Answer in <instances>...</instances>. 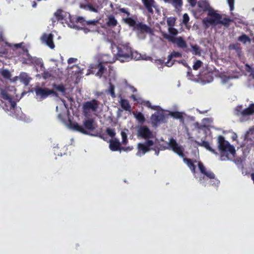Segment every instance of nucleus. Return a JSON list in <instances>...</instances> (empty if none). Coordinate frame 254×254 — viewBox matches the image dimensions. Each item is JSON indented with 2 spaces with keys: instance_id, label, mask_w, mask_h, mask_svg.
<instances>
[{
  "instance_id": "1",
  "label": "nucleus",
  "mask_w": 254,
  "mask_h": 254,
  "mask_svg": "<svg viewBox=\"0 0 254 254\" xmlns=\"http://www.w3.org/2000/svg\"><path fill=\"white\" fill-rule=\"evenodd\" d=\"M217 143L221 161L228 160L229 154L234 155L236 153L235 147L226 140L223 136L219 135L217 137Z\"/></svg>"
},
{
  "instance_id": "2",
  "label": "nucleus",
  "mask_w": 254,
  "mask_h": 254,
  "mask_svg": "<svg viewBox=\"0 0 254 254\" xmlns=\"http://www.w3.org/2000/svg\"><path fill=\"white\" fill-rule=\"evenodd\" d=\"M117 52L115 55V59H113L112 61H108V63H113L116 60L123 63L128 61L133 58V53L129 44H120L117 46Z\"/></svg>"
},
{
  "instance_id": "3",
  "label": "nucleus",
  "mask_w": 254,
  "mask_h": 254,
  "mask_svg": "<svg viewBox=\"0 0 254 254\" xmlns=\"http://www.w3.org/2000/svg\"><path fill=\"white\" fill-rule=\"evenodd\" d=\"M169 146L175 153L181 157L183 158V161L187 164L191 172L194 174L195 173L196 167L194 163H196V160H192L189 158H184L185 154L183 148L177 143L176 140L174 138H172L170 139Z\"/></svg>"
},
{
  "instance_id": "4",
  "label": "nucleus",
  "mask_w": 254,
  "mask_h": 254,
  "mask_svg": "<svg viewBox=\"0 0 254 254\" xmlns=\"http://www.w3.org/2000/svg\"><path fill=\"white\" fill-rule=\"evenodd\" d=\"M208 15L211 16V18H205L202 20L203 24L206 27L209 25H216L222 24L225 26H228L230 23L232 21L229 18H224L222 20V15L216 13L214 10H211L208 13Z\"/></svg>"
},
{
  "instance_id": "5",
  "label": "nucleus",
  "mask_w": 254,
  "mask_h": 254,
  "mask_svg": "<svg viewBox=\"0 0 254 254\" xmlns=\"http://www.w3.org/2000/svg\"><path fill=\"white\" fill-rule=\"evenodd\" d=\"M73 19H71L70 17V21L72 23L70 26L74 27L75 26V24L76 23H80L82 26H88V27H84L83 28L84 32L85 33H87L89 32H94L97 31L98 29L97 25L99 23L98 20H85L82 17L78 16L75 18V21L73 22Z\"/></svg>"
},
{
  "instance_id": "6",
  "label": "nucleus",
  "mask_w": 254,
  "mask_h": 254,
  "mask_svg": "<svg viewBox=\"0 0 254 254\" xmlns=\"http://www.w3.org/2000/svg\"><path fill=\"white\" fill-rule=\"evenodd\" d=\"M94 120L88 119L85 120L83 122L84 127L79 125L77 123L70 122L69 127L71 129L78 131L84 134H89L88 131H93L95 129L94 126Z\"/></svg>"
},
{
  "instance_id": "7",
  "label": "nucleus",
  "mask_w": 254,
  "mask_h": 254,
  "mask_svg": "<svg viewBox=\"0 0 254 254\" xmlns=\"http://www.w3.org/2000/svg\"><path fill=\"white\" fill-rule=\"evenodd\" d=\"M234 114L240 118L241 121H246L254 114V103L249 105L248 108H243L242 105H238L234 109Z\"/></svg>"
},
{
  "instance_id": "8",
  "label": "nucleus",
  "mask_w": 254,
  "mask_h": 254,
  "mask_svg": "<svg viewBox=\"0 0 254 254\" xmlns=\"http://www.w3.org/2000/svg\"><path fill=\"white\" fill-rule=\"evenodd\" d=\"M83 68H81L78 64H74L71 66L68 65L66 70L68 74L67 78L70 81H72L74 84H77L83 74Z\"/></svg>"
},
{
  "instance_id": "9",
  "label": "nucleus",
  "mask_w": 254,
  "mask_h": 254,
  "mask_svg": "<svg viewBox=\"0 0 254 254\" xmlns=\"http://www.w3.org/2000/svg\"><path fill=\"white\" fill-rule=\"evenodd\" d=\"M100 102L95 99L85 102L82 105L83 113L85 116L91 112H95L99 107Z\"/></svg>"
},
{
  "instance_id": "10",
  "label": "nucleus",
  "mask_w": 254,
  "mask_h": 254,
  "mask_svg": "<svg viewBox=\"0 0 254 254\" xmlns=\"http://www.w3.org/2000/svg\"><path fill=\"white\" fill-rule=\"evenodd\" d=\"M168 116L164 113H154L151 115V121L153 127H156L161 123H165L167 122L166 119Z\"/></svg>"
},
{
  "instance_id": "11",
  "label": "nucleus",
  "mask_w": 254,
  "mask_h": 254,
  "mask_svg": "<svg viewBox=\"0 0 254 254\" xmlns=\"http://www.w3.org/2000/svg\"><path fill=\"white\" fill-rule=\"evenodd\" d=\"M89 73L95 74L97 76L101 78L107 70V68L103 65L102 62L96 64H92L89 69Z\"/></svg>"
},
{
  "instance_id": "12",
  "label": "nucleus",
  "mask_w": 254,
  "mask_h": 254,
  "mask_svg": "<svg viewBox=\"0 0 254 254\" xmlns=\"http://www.w3.org/2000/svg\"><path fill=\"white\" fill-rule=\"evenodd\" d=\"M197 165L199 170L201 174H203L210 179L215 180V181H214L215 182L212 184V185H214L215 186H217L219 184V181L217 179H215V175L212 171H207L203 164L200 161L198 162Z\"/></svg>"
},
{
  "instance_id": "13",
  "label": "nucleus",
  "mask_w": 254,
  "mask_h": 254,
  "mask_svg": "<svg viewBox=\"0 0 254 254\" xmlns=\"http://www.w3.org/2000/svg\"><path fill=\"white\" fill-rule=\"evenodd\" d=\"M34 90L36 96H39L41 99H45L51 94L57 95L56 91L47 88L38 87L35 88Z\"/></svg>"
},
{
  "instance_id": "14",
  "label": "nucleus",
  "mask_w": 254,
  "mask_h": 254,
  "mask_svg": "<svg viewBox=\"0 0 254 254\" xmlns=\"http://www.w3.org/2000/svg\"><path fill=\"white\" fill-rule=\"evenodd\" d=\"M154 144V142L152 140H147L144 143H139L137 145L138 151L137 152V155L141 156V151H142V154H144L147 152L150 151L151 148L150 146H152Z\"/></svg>"
},
{
  "instance_id": "15",
  "label": "nucleus",
  "mask_w": 254,
  "mask_h": 254,
  "mask_svg": "<svg viewBox=\"0 0 254 254\" xmlns=\"http://www.w3.org/2000/svg\"><path fill=\"white\" fill-rule=\"evenodd\" d=\"M138 136L144 139L152 138L153 137L152 132L145 126H140L137 130Z\"/></svg>"
},
{
  "instance_id": "16",
  "label": "nucleus",
  "mask_w": 254,
  "mask_h": 254,
  "mask_svg": "<svg viewBox=\"0 0 254 254\" xmlns=\"http://www.w3.org/2000/svg\"><path fill=\"white\" fill-rule=\"evenodd\" d=\"M53 36L52 34L44 33L41 38V41L43 43L46 44L50 48L53 49L55 45L53 40Z\"/></svg>"
},
{
  "instance_id": "17",
  "label": "nucleus",
  "mask_w": 254,
  "mask_h": 254,
  "mask_svg": "<svg viewBox=\"0 0 254 254\" xmlns=\"http://www.w3.org/2000/svg\"><path fill=\"white\" fill-rule=\"evenodd\" d=\"M109 148L113 151H121L122 150V146L119 140L117 138L110 139Z\"/></svg>"
},
{
  "instance_id": "18",
  "label": "nucleus",
  "mask_w": 254,
  "mask_h": 254,
  "mask_svg": "<svg viewBox=\"0 0 254 254\" xmlns=\"http://www.w3.org/2000/svg\"><path fill=\"white\" fill-rule=\"evenodd\" d=\"M134 30L138 31L141 33H152L153 32L152 29L149 26L142 22H138Z\"/></svg>"
},
{
  "instance_id": "19",
  "label": "nucleus",
  "mask_w": 254,
  "mask_h": 254,
  "mask_svg": "<svg viewBox=\"0 0 254 254\" xmlns=\"http://www.w3.org/2000/svg\"><path fill=\"white\" fill-rule=\"evenodd\" d=\"M198 7L203 12L208 11V13L211 10H214L211 8L209 2L206 0H199L197 2Z\"/></svg>"
},
{
  "instance_id": "20",
  "label": "nucleus",
  "mask_w": 254,
  "mask_h": 254,
  "mask_svg": "<svg viewBox=\"0 0 254 254\" xmlns=\"http://www.w3.org/2000/svg\"><path fill=\"white\" fill-rule=\"evenodd\" d=\"M142 2L150 13H153V7H155V1L154 0H142Z\"/></svg>"
},
{
  "instance_id": "21",
  "label": "nucleus",
  "mask_w": 254,
  "mask_h": 254,
  "mask_svg": "<svg viewBox=\"0 0 254 254\" xmlns=\"http://www.w3.org/2000/svg\"><path fill=\"white\" fill-rule=\"evenodd\" d=\"M173 43H176L178 47L181 48H186L187 47L186 42L183 39L182 37H175L173 40Z\"/></svg>"
},
{
  "instance_id": "22",
  "label": "nucleus",
  "mask_w": 254,
  "mask_h": 254,
  "mask_svg": "<svg viewBox=\"0 0 254 254\" xmlns=\"http://www.w3.org/2000/svg\"><path fill=\"white\" fill-rule=\"evenodd\" d=\"M182 57V54L179 52L173 51L168 56V61L166 63V65L168 66H171L173 63L170 64V61L173 58H180Z\"/></svg>"
},
{
  "instance_id": "23",
  "label": "nucleus",
  "mask_w": 254,
  "mask_h": 254,
  "mask_svg": "<svg viewBox=\"0 0 254 254\" xmlns=\"http://www.w3.org/2000/svg\"><path fill=\"white\" fill-rule=\"evenodd\" d=\"M19 79L20 81L25 86H27L31 80V78L25 72H22L19 75Z\"/></svg>"
},
{
  "instance_id": "24",
  "label": "nucleus",
  "mask_w": 254,
  "mask_h": 254,
  "mask_svg": "<svg viewBox=\"0 0 254 254\" xmlns=\"http://www.w3.org/2000/svg\"><path fill=\"white\" fill-rule=\"evenodd\" d=\"M62 10L58 9L54 14V16L52 18V21L53 22H55L56 21H61V23H63L62 21L64 19V15L62 14Z\"/></svg>"
},
{
  "instance_id": "25",
  "label": "nucleus",
  "mask_w": 254,
  "mask_h": 254,
  "mask_svg": "<svg viewBox=\"0 0 254 254\" xmlns=\"http://www.w3.org/2000/svg\"><path fill=\"white\" fill-rule=\"evenodd\" d=\"M119 102L121 107L124 110L129 112L131 111V106L127 99L121 98Z\"/></svg>"
},
{
  "instance_id": "26",
  "label": "nucleus",
  "mask_w": 254,
  "mask_h": 254,
  "mask_svg": "<svg viewBox=\"0 0 254 254\" xmlns=\"http://www.w3.org/2000/svg\"><path fill=\"white\" fill-rule=\"evenodd\" d=\"M106 24L108 27H115L118 24V21L113 15H109Z\"/></svg>"
},
{
  "instance_id": "27",
  "label": "nucleus",
  "mask_w": 254,
  "mask_h": 254,
  "mask_svg": "<svg viewBox=\"0 0 254 254\" xmlns=\"http://www.w3.org/2000/svg\"><path fill=\"white\" fill-rule=\"evenodd\" d=\"M200 145L204 147L207 150H209L211 152H212L213 154L215 155H218L219 153H218L216 150L213 148H212L210 146L208 141H202L201 143L200 144Z\"/></svg>"
},
{
  "instance_id": "28",
  "label": "nucleus",
  "mask_w": 254,
  "mask_h": 254,
  "mask_svg": "<svg viewBox=\"0 0 254 254\" xmlns=\"http://www.w3.org/2000/svg\"><path fill=\"white\" fill-rule=\"evenodd\" d=\"M169 115L171 116L175 119H179L181 121L184 120L182 113L181 112L178 111L170 112L169 114L167 116H168Z\"/></svg>"
},
{
  "instance_id": "29",
  "label": "nucleus",
  "mask_w": 254,
  "mask_h": 254,
  "mask_svg": "<svg viewBox=\"0 0 254 254\" xmlns=\"http://www.w3.org/2000/svg\"><path fill=\"white\" fill-rule=\"evenodd\" d=\"M81 7L84 9H88L90 11L96 13L98 12V9L99 8L98 6H93V5L90 3L83 5Z\"/></svg>"
},
{
  "instance_id": "30",
  "label": "nucleus",
  "mask_w": 254,
  "mask_h": 254,
  "mask_svg": "<svg viewBox=\"0 0 254 254\" xmlns=\"http://www.w3.org/2000/svg\"><path fill=\"white\" fill-rule=\"evenodd\" d=\"M124 21L125 23L127 24L129 26L133 27L134 29L137 23L136 22L135 20L131 17H127L124 19Z\"/></svg>"
},
{
  "instance_id": "31",
  "label": "nucleus",
  "mask_w": 254,
  "mask_h": 254,
  "mask_svg": "<svg viewBox=\"0 0 254 254\" xmlns=\"http://www.w3.org/2000/svg\"><path fill=\"white\" fill-rule=\"evenodd\" d=\"M23 51L25 53V57L23 58L24 60L23 63L28 64L29 63H32L33 59L31 56L29 54L28 50L25 49L23 50Z\"/></svg>"
},
{
  "instance_id": "32",
  "label": "nucleus",
  "mask_w": 254,
  "mask_h": 254,
  "mask_svg": "<svg viewBox=\"0 0 254 254\" xmlns=\"http://www.w3.org/2000/svg\"><path fill=\"white\" fill-rule=\"evenodd\" d=\"M192 50L191 52H192L193 55L196 56H200L201 50L200 48L197 45H194L191 46Z\"/></svg>"
},
{
  "instance_id": "33",
  "label": "nucleus",
  "mask_w": 254,
  "mask_h": 254,
  "mask_svg": "<svg viewBox=\"0 0 254 254\" xmlns=\"http://www.w3.org/2000/svg\"><path fill=\"white\" fill-rule=\"evenodd\" d=\"M238 41L246 44L247 42H250L251 40L250 37L247 35L243 34L241 36H239L238 39Z\"/></svg>"
},
{
  "instance_id": "34",
  "label": "nucleus",
  "mask_w": 254,
  "mask_h": 254,
  "mask_svg": "<svg viewBox=\"0 0 254 254\" xmlns=\"http://www.w3.org/2000/svg\"><path fill=\"white\" fill-rule=\"evenodd\" d=\"M134 116H135L136 119L139 123L142 124L145 122V119L143 115L141 112H137L135 114H134Z\"/></svg>"
},
{
  "instance_id": "35",
  "label": "nucleus",
  "mask_w": 254,
  "mask_h": 254,
  "mask_svg": "<svg viewBox=\"0 0 254 254\" xmlns=\"http://www.w3.org/2000/svg\"><path fill=\"white\" fill-rule=\"evenodd\" d=\"M0 73L5 79H10L11 76V73L7 69H2L0 71Z\"/></svg>"
},
{
  "instance_id": "36",
  "label": "nucleus",
  "mask_w": 254,
  "mask_h": 254,
  "mask_svg": "<svg viewBox=\"0 0 254 254\" xmlns=\"http://www.w3.org/2000/svg\"><path fill=\"white\" fill-rule=\"evenodd\" d=\"M230 50H235L237 53H240L241 49L240 47V44L238 43L231 44L229 46Z\"/></svg>"
},
{
  "instance_id": "37",
  "label": "nucleus",
  "mask_w": 254,
  "mask_h": 254,
  "mask_svg": "<svg viewBox=\"0 0 254 254\" xmlns=\"http://www.w3.org/2000/svg\"><path fill=\"white\" fill-rule=\"evenodd\" d=\"M176 19L174 17H170L167 18V23L169 27H174L175 24Z\"/></svg>"
},
{
  "instance_id": "38",
  "label": "nucleus",
  "mask_w": 254,
  "mask_h": 254,
  "mask_svg": "<svg viewBox=\"0 0 254 254\" xmlns=\"http://www.w3.org/2000/svg\"><path fill=\"white\" fill-rule=\"evenodd\" d=\"M121 134L122 138V143L124 145H126L128 142L127 133L125 131H122Z\"/></svg>"
},
{
  "instance_id": "39",
  "label": "nucleus",
  "mask_w": 254,
  "mask_h": 254,
  "mask_svg": "<svg viewBox=\"0 0 254 254\" xmlns=\"http://www.w3.org/2000/svg\"><path fill=\"white\" fill-rule=\"evenodd\" d=\"M8 53L7 49L5 45H3L0 43V56H2L3 55L7 54Z\"/></svg>"
},
{
  "instance_id": "40",
  "label": "nucleus",
  "mask_w": 254,
  "mask_h": 254,
  "mask_svg": "<svg viewBox=\"0 0 254 254\" xmlns=\"http://www.w3.org/2000/svg\"><path fill=\"white\" fill-rule=\"evenodd\" d=\"M109 89V92L111 96V97L113 98L116 97L115 92V86L111 83H110Z\"/></svg>"
},
{
  "instance_id": "41",
  "label": "nucleus",
  "mask_w": 254,
  "mask_h": 254,
  "mask_svg": "<svg viewBox=\"0 0 254 254\" xmlns=\"http://www.w3.org/2000/svg\"><path fill=\"white\" fill-rule=\"evenodd\" d=\"M168 31L169 33L172 35V36H176L178 34V31L177 29L174 28L173 27H169Z\"/></svg>"
},
{
  "instance_id": "42",
  "label": "nucleus",
  "mask_w": 254,
  "mask_h": 254,
  "mask_svg": "<svg viewBox=\"0 0 254 254\" xmlns=\"http://www.w3.org/2000/svg\"><path fill=\"white\" fill-rule=\"evenodd\" d=\"M106 132L111 137H114L116 135V133L115 132L114 129H112V128L108 127L106 129Z\"/></svg>"
},
{
  "instance_id": "43",
  "label": "nucleus",
  "mask_w": 254,
  "mask_h": 254,
  "mask_svg": "<svg viewBox=\"0 0 254 254\" xmlns=\"http://www.w3.org/2000/svg\"><path fill=\"white\" fill-rule=\"evenodd\" d=\"M202 63L200 60H197L196 62L193 65V69L194 70H197L198 68H199L201 65H202Z\"/></svg>"
},
{
  "instance_id": "44",
  "label": "nucleus",
  "mask_w": 254,
  "mask_h": 254,
  "mask_svg": "<svg viewBox=\"0 0 254 254\" xmlns=\"http://www.w3.org/2000/svg\"><path fill=\"white\" fill-rule=\"evenodd\" d=\"M54 88L61 92H64V85L60 84V85H57L56 84H53Z\"/></svg>"
},
{
  "instance_id": "45",
  "label": "nucleus",
  "mask_w": 254,
  "mask_h": 254,
  "mask_svg": "<svg viewBox=\"0 0 254 254\" xmlns=\"http://www.w3.org/2000/svg\"><path fill=\"white\" fill-rule=\"evenodd\" d=\"M78 61L77 59L74 58H70L67 60L68 65L71 66L72 64H76Z\"/></svg>"
},
{
  "instance_id": "46",
  "label": "nucleus",
  "mask_w": 254,
  "mask_h": 254,
  "mask_svg": "<svg viewBox=\"0 0 254 254\" xmlns=\"http://www.w3.org/2000/svg\"><path fill=\"white\" fill-rule=\"evenodd\" d=\"M183 23L184 24H187L190 20V17H189L188 14L187 13L184 14V15L183 16Z\"/></svg>"
},
{
  "instance_id": "47",
  "label": "nucleus",
  "mask_w": 254,
  "mask_h": 254,
  "mask_svg": "<svg viewBox=\"0 0 254 254\" xmlns=\"http://www.w3.org/2000/svg\"><path fill=\"white\" fill-rule=\"evenodd\" d=\"M52 74L49 71H44L42 73V77L45 79L50 78Z\"/></svg>"
},
{
  "instance_id": "48",
  "label": "nucleus",
  "mask_w": 254,
  "mask_h": 254,
  "mask_svg": "<svg viewBox=\"0 0 254 254\" xmlns=\"http://www.w3.org/2000/svg\"><path fill=\"white\" fill-rule=\"evenodd\" d=\"M162 35L165 39L168 40L170 42H173L174 36H171L167 33H164Z\"/></svg>"
},
{
  "instance_id": "49",
  "label": "nucleus",
  "mask_w": 254,
  "mask_h": 254,
  "mask_svg": "<svg viewBox=\"0 0 254 254\" xmlns=\"http://www.w3.org/2000/svg\"><path fill=\"white\" fill-rule=\"evenodd\" d=\"M1 94L2 97L4 99L7 100V99H11L10 96H9V95H8V94L6 91H5L4 90H2L1 91Z\"/></svg>"
},
{
  "instance_id": "50",
  "label": "nucleus",
  "mask_w": 254,
  "mask_h": 254,
  "mask_svg": "<svg viewBox=\"0 0 254 254\" xmlns=\"http://www.w3.org/2000/svg\"><path fill=\"white\" fill-rule=\"evenodd\" d=\"M118 8H119V9L120 11V12H121L122 13H126L127 16H129L130 15V12L128 11L127 8H121L120 6H119V7Z\"/></svg>"
},
{
  "instance_id": "51",
  "label": "nucleus",
  "mask_w": 254,
  "mask_h": 254,
  "mask_svg": "<svg viewBox=\"0 0 254 254\" xmlns=\"http://www.w3.org/2000/svg\"><path fill=\"white\" fill-rule=\"evenodd\" d=\"M228 3L230 6V9L232 11L234 8V0H228Z\"/></svg>"
},
{
  "instance_id": "52",
  "label": "nucleus",
  "mask_w": 254,
  "mask_h": 254,
  "mask_svg": "<svg viewBox=\"0 0 254 254\" xmlns=\"http://www.w3.org/2000/svg\"><path fill=\"white\" fill-rule=\"evenodd\" d=\"M173 3L176 6L182 5V0H172Z\"/></svg>"
},
{
  "instance_id": "53",
  "label": "nucleus",
  "mask_w": 254,
  "mask_h": 254,
  "mask_svg": "<svg viewBox=\"0 0 254 254\" xmlns=\"http://www.w3.org/2000/svg\"><path fill=\"white\" fill-rule=\"evenodd\" d=\"M188 2L192 7H194L197 3V0H188Z\"/></svg>"
},
{
  "instance_id": "54",
  "label": "nucleus",
  "mask_w": 254,
  "mask_h": 254,
  "mask_svg": "<svg viewBox=\"0 0 254 254\" xmlns=\"http://www.w3.org/2000/svg\"><path fill=\"white\" fill-rule=\"evenodd\" d=\"M146 106L149 108H150L151 109H153L154 110H157V107L156 106H152L151 105V104L150 103V102H149V101H148L147 103H146Z\"/></svg>"
},
{
  "instance_id": "55",
  "label": "nucleus",
  "mask_w": 254,
  "mask_h": 254,
  "mask_svg": "<svg viewBox=\"0 0 254 254\" xmlns=\"http://www.w3.org/2000/svg\"><path fill=\"white\" fill-rule=\"evenodd\" d=\"M58 118L62 122H64V114L62 113H60L58 114Z\"/></svg>"
},
{
  "instance_id": "56",
  "label": "nucleus",
  "mask_w": 254,
  "mask_h": 254,
  "mask_svg": "<svg viewBox=\"0 0 254 254\" xmlns=\"http://www.w3.org/2000/svg\"><path fill=\"white\" fill-rule=\"evenodd\" d=\"M132 149V147H130L129 146H128V147H122V150H123L125 151H130Z\"/></svg>"
},
{
  "instance_id": "57",
  "label": "nucleus",
  "mask_w": 254,
  "mask_h": 254,
  "mask_svg": "<svg viewBox=\"0 0 254 254\" xmlns=\"http://www.w3.org/2000/svg\"><path fill=\"white\" fill-rule=\"evenodd\" d=\"M4 41V39L3 37V32H2V31H0V41L3 42Z\"/></svg>"
},
{
  "instance_id": "58",
  "label": "nucleus",
  "mask_w": 254,
  "mask_h": 254,
  "mask_svg": "<svg viewBox=\"0 0 254 254\" xmlns=\"http://www.w3.org/2000/svg\"><path fill=\"white\" fill-rule=\"evenodd\" d=\"M99 137L102 138V139H103L105 141H107V136H106L105 134H100L99 135Z\"/></svg>"
},
{
  "instance_id": "59",
  "label": "nucleus",
  "mask_w": 254,
  "mask_h": 254,
  "mask_svg": "<svg viewBox=\"0 0 254 254\" xmlns=\"http://www.w3.org/2000/svg\"><path fill=\"white\" fill-rule=\"evenodd\" d=\"M151 149L155 151V154L156 155L158 156L159 155V150L158 149H153V148H151Z\"/></svg>"
},
{
  "instance_id": "60",
  "label": "nucleus",
  "mask_w": 254,
  "mask_h": 254,
  "mask_svg": "<svg viewBox=\"0 0 254 254\" xmlns=\"http://www.w3.org/2000/svg\"><path fill=\"white\" fill-rule=\"evenodd\" d=\"M130 88L132 90L133 92H136L137 91L136 89L134 87H133L132 86H130Z\"/></svg>"
},
{
  "instance_id": "61",
  "label": "nucleus",
  "mask_w": 254,
  "mask_h": 254,
  "mask_svg": "<svg viewBox=\"0 0 254 254\" xmlns=\"http://www.w3.org/2000/svg\"><path fill=\"white\" fill-rule=\"evenodd\" d=\"M22 43L16 44L15 45V47L16 48H21Z\"/></svg>"
},
{
  "instance_id": "62",
  "label": "nucleus",
  "mask_w": 254,
  "mask_h": 254,
  "mask_svg": "<svg viewBox=\"0 0 254 254\" xmlns=\"http://www.w3.org/2000/svg\"><path fill=\"white\" fill-rule=\"evenodd\" d=\"M131 98H132L134 101H136L137 100V99H136V96L135 95H131Z\"/></svg>"
},
{
  "instance_id": "63",
  "label": "nucleus",
  "mask_w": 254,
  "mask_h": 254,
  "mask_svg": "<svg viewBox=\"0 0 254 254\" xmlns=\"http://www.w3.org/2000/svg\"><path fill=\"white\" fill-rule=\"evenodd\" d=\"M251 176L252 179L254 181V173H252Z\"/></svg>"
},
{
  "instance_id": "64",
  "label": "nucleus",
  "mask_w": 254,
  "mask_h": 254,
  "mask_svg": "<svg viewBox=\"0 0 254 254\" xmlns=\"http://www.w3.org/2000/svg\"><path fill=\"white\" fill-rule=\"evenodd\" d=\"M36 5H37L36 2L35 1H33V4H32V6L33 7H35L36 6Z\"/></svg>"
}]
</instances>
